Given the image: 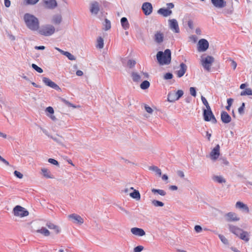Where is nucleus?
<instances>
[{"mask_svg":"<svg viewBox=\"0 0 252 252\" xmlns=\"http://www.w3.org/2000/svg\"><path fill=\"white\" fill-rule=\"evenodd\" d=\"M24 19L27 26L31 30L36 31L39 29L38 20L33 15L27 13Z\"/></svg>","mask_w":252,"mask_h":252,"instance_id":"f257e3e1","label":"nucleus"},{"mask_svg":"<svg viewBox=\"0 0 252 252\" xmlns=\"http://www.w3.org/2000/svg\"><path fill=\"white\" fill-rule=\"evenodd\" d=\"M157 60L160 65L169 64L171 63V51L169 49H166L164 52L159 51L157 54Z\"/></svg>","mask_w":252,"mask_h":252,"instance_id":"f03ea898","label":"nucleus"},{"mask_svg":"<svg viewBox=\"0 0 252 252\" xmlns=\"http://www.w3.org/2000/svg\"><path fill=\"white\" fill-rule=\"evenodd\" d=\"M13 213L16 217L23 218L29 215V212L24 207L20 206H16L13 209Z\"/></svg>","mask_w":252,"mask_h":252,"instance_id":"7ed1b4c3","label":"nucleus"},{"mask_svg":"<svg viewBox=\"0 0 252 252\" xmlns=\"http://www.w3.org/2000/svg\"><path fill=\"white\" fill-rule=\"evenodd\" d=\"M55 31V28L51 25H46L42 26L39 31L40 34L45 36H50L53 34Z\"/></svg>","mask_w":252,"mask_h":252,"instance_id":"20e7f679","label":"nucleus"},{"mask_svg":"<svg viewBox=\"0 0 252 252\" xmlns=\"http://www.w3.org/2000/svg\"><path fill=\"white\" fill-rule=\"evenodd\" d=\"M214 62V58L210 56H207L205 58L202 57L201 61L202 65L208 71L210 70L211 66Z\"/></svg>","mask_w":252,"mask_h":252,"instance_id":"39448f33","label":"nucleus"},{"mask_svg":"<svg viewBox=\"0 0 252 252\" xmlns=\"http://www.w3.org/2000/svg\"><path fill=\"white\" fill-rule=\"evenodd\" d=\"M68 218L71 220L73 223L77 225H81L84 222V219L80 215L75 213L69 215Z\"/></svg>","mask_w":252,"mask_h":252,"instance_id":"423d86ee","label":"nucleus"},{"mask_svg":"<svg viewBox=\"0 0 252 252\" xmlns=\"http://www.w3.org/2000/svg\"><path fill=\"white\" fill-rule=\"evenodd\" d=\"M203 116L204 119L205 121H211L214 123H216L217 122V120L211 111V108H210V109L204 110Z\"/></svg>","mask_w":252,"mask_h":252,"instance_id":"0eeeda50","label":"nucleus"},{"mask_svg":"<svg viewBox=\"0 0 252 252\" xmlns=\"http://www.w3.org/2000/svg\"><path fill=\"white\" fill-rule=\"evenodd\" d=\"M142 9L144 14L145 15L148 16L152 13L153 8L150 2H146L143 3L142 5Z\"/></svg>","mask_w":252,"mask_h":252,"instance_id":"6e6552de","label":"nucleus"},{"mask_svg":"<svg viewBox=\"0 0 252 252\" xmlns=\"http://www.w3.org/2000/svg\"><path fill=\"white\" fill-rule=\"evenodd\" d=\"M169 26L170 29L175 33L180 32V29L177 21L175 19L168 20Z\"/></svg>","mask_w":252,"mask_h":252,"instance_id":"1a4fd4ad","label":"nucleus"},{"mask_svg":"<svg viewBox=\"0 0 252 252\" xmlns=\"http://www.w3.org/2000/svg\"><path fill=\"white\" fill-rule=\"evenodd\" d=\"M44 7L47 9H54L57 6L56 0H44L43 1Z\"/></svg>","mask_w":252,"mask_h":252,"instance_id":"9d476101","label":"nucleus"},{"mask_svg":"<svg viewBox=\"0 0 252 252\" xmlns=\"http://www.w3.org/2000/svg\"><path fill=\"white\" fill-rule=\"evenodd\" d=\"M209 47V43L207 40L205 39H201L198 42V51H205Z\"/></svg>","mask_w":252,"mask_h":252,"instance_id":"9b49d317","label":"nucleus"},{"mask_svg":"<svg viewBox=\"0 0 252 252\" xmlns=\"http://www.w3.org/2000/svg\"><path fill=\"white\" fill-rule=\"evenodd\" d=\"M130 231L133 235L140 237L143 236L146 234L145 232L143 229L138 227L131 228Z\"/></svg>","mask_w":252,"mask_h":252,"instance_id":"f8f14e48","label":"nucleus"},{"mask_svg":"<svg viewBox=\"0 0 252 252\" xmlns=\"http://www.w3.org/2000/svg\"><path fill=\"white\" fill-rule=\"evenodd\" d=\"M226 220L228 221H236L240 220V218L237 215L232 212H230L225 215Z\"/></svg>","mask_w":252,"mask_h":252,"instance_id":"ddd939ff","label":"nucleus"},{"mask_svg":"<svg viewBox=\"0 0 252 252\" xmlns=\"http://www.w3.org/2000/svg\"><path fill=\"white\" fill-rule=\"evenodd\" d=\"M187 66L184 63H181L180 65V69L176 71L177 77L180 78L186 73Z\"/></svg>","mask_w":252,"mask_h":252,"instance_id":"4468645a","label":"nucleus"},{"mask_svg":"<svg viewBox=\"0 0 252 252\" xmlns=\"http://www.w3.org/2000/svg\"><path fill=\"white\" fill-rule=\"evenodd\" d=\"M99 11V4L96 1H94L91 4L90 11L92 14H96Z\"/></svg>","mask_w":252,"mask_h":252,"instance_id":"2eb2a0df","label":"nucleus"},{"mask_svg":"<svg viewBox=\"0 0 252 252\" xmlns=\"http://www.w3.org/2000/svg\"><path fill=\"white\" fill-rule=\"evenodd\" d=\"M221 120L224 124H228L231 121V118L229 115L225 111H222L221 113Z\"/></svg>","mask_w":252,"mask_h":252,"instance_id":"dca6fc26","label":"nucleus"},{"mask_svg":"<svg viewBox=\"0 0 252 252\" xmlns=\"http://www.w3.org/2000/svg\"><path fill=\"white\" fill-rule=\"evenodd\" d=\"M43 81L47 86L52 88L57 89L59 88L58 86L56 84L48 78L44 77L43 78Z\"/></svg>","mask_w":252,"mask_h":252,"instance_id":"f3484780","label":"nucleus"},{"mask_svg":"<svg viewBox=\"0 0 252 252\" xmlns=\"http://www.w3.org/2000/svg\"><path fill=\"white\" fill-rule=\"evenodd\" d=\"M229 228L230 231L233 233L234 234L236 235V236H238L240 233L242 232L243 230L239 227L233 225H229Z\"/></svg>","mask_w":252,"mask_h":252,"instance_id":"a211bd4d","label":"nucleus"},{"mask_svg":"<svg viewBox=\"0 0 252 252\" xmlns=\"http://www.w3.org/2000/svg\"><path fill=\"white\" fill-rule=\"evenodd\" d=\"M212 3L217 7L222 8L225 6L226 2L224 0H211Z\"/></svg>","mask_w":252,"mask_h":252,"instance_id":"6ab92c4d","label":"nucleus"},{"mask_svg":"<svg viewBox=\"0 0 252 252\" xmlns=\"http://www.w3.org/2000/svg\"><path fill=\"white\" fill-rule=\"evenodd\" d=\"M36 232L40 233L45 237H48L51 235L50 231L45 227H41L36 230Z\"/></svg>","mask_w":252,"mask_h":252,"instance_id":"aec40b11","label":"nucleus"},{"mask_svg":"<svg viewBox=\"0 0 252 252\" xmlns=\"http://www.w3.org/2000/svg\"><path fill=\"white\" fill-rule=\"evenodd\" d=\"M220 147L219 145H217L211 152L210 156L211 158H216L220 156Z\"/></svg>","mask_w":252,"mask_h":252,"instance_id":"412c9836","label":"nucleus"},{"mask_svg":"<svg viewBox=\"0 0 252 252\" xmlns=\"http://www.w3.org/2000/svg\"><path fill=\"white\" fill-rule=\"evenodd\" d=\"M154 39L158 43L162 42L163 40V34L160 32H157L155 34Z\"/></svg>","mask_w":252,"mask_h":252,"instance_id":"4be33fe9","label":"nucleus"},{"mask_svg":"<svg viewBox=\"0 0 252 252\" xmlns=\"http://www.w3.org/2000/svg\"><path fill=\"white\" fill-rule=\"evenodd\" d=\"M158 12L164 17H167L172 14V11L171 10L164 8H160Z\"/></svg>","mask_w":252,"mask_h":252,"instance_id":"5701e85b","label":"nucleus"},{"mask_svg":"<svg viewBox=\"0 0 252 252\" xmlns=\"http://www.w3.org/2000/svg\"><path fill=\"white\" fill-rule=\"evenodd\" d=\"M46 226L48 227V228L54 230L56 234L59 233L61 231L59 227L53 223L48 222L46 224Z\"/></svg>","mask_w":252,"mask_h":252,"instance_id":"b1692460","label":"nucleus"},{"mask_svg":"<svg viewBox=\"0 0 252 252\" xmlns=\"http://www.w3.org/2000/svg\"><path fill=\"white\" fill-rule=\"evenodd\" d=\"M240 238L245 242H247L249 241V233L247 231L242 230L238 236Z\"/></svg>","mask_w":252,"mask_h":252,"instance_id":"393cba45","label":"nucleus"},{"mask_svg":"<svg viewBox=\"0 0 252 252\" xmlns=\"http://www.w3.org/2000/svg\"><path fill=\"white\" fill-rule=\"evenodd\" d=\"M236 207L243 209L244 210L246 211L247 213L249 212V207L247 206V205L245 204L242 202H237L236 203Z\"/></svg>","mask_w":252,"mask_h":252,"instance_id":"a878e982","label":"nucleus"},{"mask_svg":"<svg viewBox=\"0 0 252 252\" xmlns=\"http://www.w3.org/2000/svg\"><path fill=\"white\" fill-rule=\"evenodd\" d=\"M129 196L131 198L135 199L136 200H139L141 198L140 194L139 191L136 189H134V191L130 193Z\"/></svg>","mask_w":252,"mask_h":252,"instance_id":"bb28decb","label":"nucleus"},{"mask_svg":"<svg viewBox=\"0 0 252 252\" xmlns=\"http://www.w3.org/2000/svg\"><path fill=\"white\" fill-rule=\"evenodd\" d=\"M122 26L125 30L128 29L129 27L128 21L126 17H123L121 20Z\"/></svg>","mask_w":252,"mask_h":252,"instance_id":"cd10ccee","label":"nucleus"},{"mask_svg":"<svg viewBox=\"0 0 252 252\" xmlns=\"http://www.w3.org/2000/svg\"><path fill=\"white\" fill-rule=\"evenodd\" d=\"M176 94H174V93L170 92L168 94L167 99L169 102H174L176 100H177Z\"/></svg>","mask_w":252,"mask_h":252,"instance_id":"c85d7f7f","label":"nucleus"},{"mask_svg":"<svg viewBox=\"0 0 252 252\" xmlns=\"http://www.w3.org/2000/svg\"><path fill=\"white\" fill-rule=\"evenodd\" d=\"M41 172L44 177L47 178H52L50 172L46 168H43L41 169Z\"/></svg>","mask_w":252,"mask_h":252,"instance_id":"c756f323","label":"nucleus"},{"mask_svg":"<svg viewBox=\"0 0 252 252\" xmlns=\"http://www.w3.org/2000/svg\"><path fill=\"white\" fill-rule=\"evenodd\" d=\"M62 21V16L61 15H56L53 17L52 22L55 24H59Z\"/></svg>","mask_w":252,"mask_h":252,"instance_id":"7c9ffc66","label":"nucleus"},{"mask_svg":"<svg viewBox=\"0 0 252 252\" xmlns=\"http://www.w3.org/2000/svg\"><path fill=\"white\" fill-rule=\"evenodd\" d=\"M213 180L219 183H225V180L220 176H215L213 177Z\"/></svg>","mask_w":252,"mask_h":252,"instance_id":"2f4dec72","label":"nucleus"},{"mask_svg":"<svg viewBox=\"0 0 252 252\" xmlns=\"http://www.w3.org/2000/svg\"><path fill=\"white\" fill-rule=\"evenodd\" d=\"M103 39L101 37H99L97 39L96 47L102 49L103 47Z\"/></svg>","mask_w":252,"mask_h":252,"instance_id":"473e14b6","label":"nucleus"},{"mask_svg":"<svg viewBox=\"0 0 252 252\" xmlns=\"http://www.w3.org/2000/svg\"><path fill=\"white\" fill-rule=\"evenodd\" d=\"M241 96L246 95H252V90L250 88H247L245 90L242 91L240 94Z\"/></svg>","mask_w":252,"mask_h":252,"instance_id":"72a5a7b5","label":"nucleus"},{"mask_svg":"<svg viewBox=\"0 0 252 252\" xmlns=\"http://www.w3.org/2000/svg\"><path fill=\"white\" fill-rule=\"evenodd\" d=\"M152 192L154 193H157L161 196H165L166 195V192L162 189H152Z\"/></svg>","mask_w":252,"mask_h":252,"instance_id":"f704fd0d","label":"nucleus"},{"mask_svg":"<svg viewBox=\"0 0 252 252\" xmlns=\"http://www.w3.org/2000/svg\"><path fill=\"white\" fill-rule=\"evenodd\" d=\"M150 83L148 81H143L140 85V88L142 90H146L148 89L150 87Z\"/></svg>","mask_w":252,"mask_h":252,"instance_id":"c9c22d12","label":"nucleus"},{"mask_svg":"<svg viewBox=\"0 0 252 252\" xmlns=\"http://www.w3.org/2000/svg\"><path fill=\"white\" fill-rule=\"evenodd\" d=\"M132 77L133 81L134 82H139L141 80L140 76L137 73H132Z\"/></svg>","mask_w":252,"mask_h":252,"instance_id":"e433bc0d","label":"nucleus"},{"mask_svg":"<svg viewBox=\"0 0 252 252\" xmlns=\"http://www.w3.org/2000/svg\"><path fill=\"white\" fill-rule=\"evenodd\" d=\"M152 203L155 207H162L164 205L163 203L157 200H152Z\"/></svg>","mask_w":252,"mask_h":252,"instance_id":"4c0bfd02","label":"nucleus"},{"mask_svg":"<svg viewBox=\"0 0 252 252\" xmlns=\"http://www.w3.org/2000/svg\"><path fill=\"white\" fill-rule=\"evenodd\" d=\"M63 55L66 56L68 58V59L70 60L73 61L75 60V57L71 53L68 52L64 51Z\"/></svg>","mask_w":252,"mask_h":252,"instance_id":"58836bf2","label":"nucleus"},{"mask_svg":"<svg viewBox=\"0 0 252 252\" xmlns=\"http://www.w3.org/2000/svg\"><path fill=\"white\" fill-rule=\"evenodd\" d=\"M39 0H24V3L26 5H34Z\"/></svg>","mask_w":252,"mask_h":252,"instance_id":"ea45409f","label":"nucleus"},{"mask_svg":"<svg viewBox=\"0 0 252 252\" xmlns=\"http://www.w3.org/2000/svg\"><path fill=\"white\" fill-rule=\"evenodd\" d=\"M219 237L221 241L225 245L228 244V240L226 238H225L223 235L220 234L219 235Z\"/></svg>","mask_w":252,"mask_h":252,"instance_id":"a19ab883","label":"nucleus"},{"mask_svg":"<svg viewBox=\"0 0 252 252\" xmlns=\"http://www.w3.org/2000/svg\"><path fill=\"white\" fill-rule=\"evenodd\" d=\"M150 169L155 171L159 176L161 175V172L160 169L157 166H152L150 167Z\"/></svg>","mask_w":252,"mask_h":252,"instance_id":"79ce46f5","label":"nucleus"},{"mask_svg":"<svg viewBox=\"0 0 252 252\" xmlns=\"http://www.w3.org/2000/svg\"><path fill=\"white\" fill-rule=\"evenodd\" d=\"M175 94L177 99L178 100L181 97H182L184 94V92L182 90H179L177 91L176 93H174Z\"/></svg>","mask_w":252,"mask_h":252,"instance_id":"37998d69","label":"nucleus"},{"mask_svg":"<svg viewBox=\"0 0 252 252\" xmlns=\"http://www.w3.org/2000/svg\"><path fill=\"white\" fill-rule=\"evenodd\" d=\"M32 66L33 69H34L38 73H42L43 72L42 69L41 68H40V67L38 66L35 64L32 63Z\"/></svg>","mask_w":252,"mask_h":252,"instance_id":"c03bdc74","label":"nucleus"},{"mask_svg":"<svg viewBox=\"0 0 252 252\" xmlns=\"http://www.w3.org/2000/svg\"><path fill=\"white\" fill-rule=\"evenodd\" d=\"M201 98L202 103L206 107V109H210V107L209 103H208L207 100H206V99L203 96H201Z\"/></svg>","mask_w":252,"mask_h":252,"instance_id":"a18cd8bd","label":"nucleus"},{"mask_svg":"<svg viewBox=\"0 0 252 252\" xmlns=\"http://www.w3.org/2000/svg\"><path fill=\"white\" fill-rule=\"evenodd\" d=\"M63 101L68 107H71L74 108H79L80 107V106H75L74 104L71 103L70 102H69V101H67V100H66L65 99H63Z\"/></svg>","mask_w":252,"mask_h":252,"instance_id":"49530a36","label":"nucleus"},{"mask_svg":"<svg viewBox=\"0 0 252 252\" xmlns=\"http://www.w3.org/2000/svg\"><path fill=\"white\" fill-rule=\"evenodd\" d=\"M245 105V103L243 102L241 106L238 108V112L240 114L244 113Z\"/></svg>","mask_w":252,"mask_h":252,"instance_id":"de8ad7c7","label":"nucleus"},{"mask_svg":"<svg viewBox=\"0 0 252 252\" xmlns=\"http://www.w3.org/2000/svg\"><path fill=\"white\" fill-rule=\"evenodd\" d=\"M135 63H136V62L134 60H130L127 62V65L129 67L131 68L135 65Z\"/></svg>","mask_w":252,"mask_h":252,"instance_id":"09e8293b","label":"nucleus"},{"mask_svg":"<svg viewBox=\"0 0 252 252\" xmlns=\"http://www.w3.org/2000/svg\"><path fill=\"white\" fill-rule=\"evenodd\" d=\"M145 109L146 112L148 113L152 114L153 112V110L151 107L149 106L148 105L145 104Z\"/></svg>","mask_w":252,"mask_h":252,"instance_id":"8fccbe9b","label":"nucleus"},{"mask_svg":"<svg viewBox=\"0 0 252 252\" xmlns=\"http://www.w3.org/2000/svg\"><path fill=\"white\" fill-rule=\"evenodd\" d=\"M144 248L142 246H138L134 248V252H140L143 250Z\"/></svg>","mask_w":252,"mask_h":252,"instance_id":"3c124183","label":"nucleus"},{"mask_svg":"<svg viewBox=\"0 0 252 252\" xmlns=\"http://www.w3.org/2000/svg\"><path fill=\"white\" fill-rule=\"evenodd\" d=\"M229 61H230L231 63V66H232L233 67V69L234 70H235L237 67V64L236 63V62L234 61L233 60L231 59V58H229L228 59Z\"/></svg>","mask_w":252,"mask_h":252,"instance_id":"603ef678","label":"nucleus"},{"mask_svg":"<svg viewBox=\"0 0 252 252\" xmlns=\"http://www.w3.org/2000/svg\"><path fill=\"white\" fill-rule=\"evenodd\" d=\"M189 92L191 95L193 96H195L196 95V90L195 88L194 87H190L189 89Z\"/></svg>","mask_w":252,"mask_h":252,"instance_id":"864d4df0","label":"nucleus"},{"mask_svg":"<svg viewBox=\"0 0 252 252\" xmlns=\"http://www.w3.org/2000/svg\"><path fill=\"white\" fill-rule=\"evenodd\" d=\"M172 78H173V75L171 73H166L164 76V78L166 80L171 79Z\"/></svg>","mask_w":252,"mask_h":252,"instance_id":"5fc2aeb1","label":"nucleus"},{"mask_svg":"<svg viewBox=\"0 0 252 252\" xmlns=\"http://www.w3.org/2000/svg\"><path fill=\"white\" fill-rule=\"evenodd\" d=\"M105 30H108L111 28V23L107 19L105 20Z\"/></svg>","mask_w":252,"mask_h":252,"instance_id":"6e6d98bb","label":"nucleus"},{"mask_svg":"<svg viewBox=\"0 0 252 252\" xmlns=\"http://www.w3.org/2000/svg\"><path fill=\"white\" fill-rule=\"evenodd\" d=\"M46 111L51 114H53L54 113V110L53 108L51 106H49V107H47L46 109Z\"/></svg>","mask_w":252,"mask_h":252,"instance_id":"4d7b16f0","label":"nucleus"},{"mask_svg":"<svg viewBox=\"0 0 252 252\" xmlns=\"http://www.w3.org/2000/svg\"><path fill=\"white\" fill-rule=\"evenodd\" d=\"M48 161L50 163L53 164L54 165H58V162L54 158H49Z\"/></svg>","mask_w":252,"mask_h":252,"instance_id":"13d9d810","label":"nucleus"},{"mask_svg":"<svg viewBox=\"0 0 252 252\" xmlns=\"http://www.w3.org/2000/svg\"><path fill=\"white\" fill-rule=\"evenodd\" d=\"M194 229L197 233L200 232L202 230L201 226L198 225L195 226Z\"/></svg>","mask_w":252,"mask_h":252,"instance_id":"bf43d9fd","label":"nucleus"},{"mask_svg":"<svg viewBox=\"0 0 252 252\" xmlns=\"http://www.w3.org/2000/svg\"><path fill=\"white\" fill-rule=\"evenodd\" d=\"M14 174L17 177H18L19 179H22L23 176V174L22 173H21L20 172L17 171H14Z\"/></svg>","mask_w":252,"mask_h":252,"instance_id":"052dcab7","label":"nucleus"},{"mask_svg":"<svg viewBox=\"0 0 252 252\" xmlns=\"http://www.w3.org/2000/svg\"><path fill=\"white\" fill-rule=\"evenodd\" d=\"M0 160L3 163L4 166L9 165L8 162L5 159V158H0Z\"/></svg>","mask_w":252,"mask_h":252,"instance_id":"680f3d73","label":"nucleus"},{"mask_svg":"<svg viewBox=\"0 0 252 252\" xmlns=\"http://www.w3.org/2000/svg\"><path fill=\"white\" fill-rule=\"evenodd\" d=\"M4 5L6 7H9L10 5L11 2L9 0H4Z\"/></svg>","mask_w":252,"mask_h":252,"instance_id":"e2e57ef3","label":"nucleus"},{"mask_svg":"<svg viewBox=\"0 0 252 252\" xmlns=\"http://www.w3.org/2000/svg\"><path fill=\"white\" fill-rule=\"evenodd\" d=\"M220 163L224 165H227L228 163L225 158H220Z\"/></svg>","mask_w":252,"mask_h":252,"instance_id":"0e129e2a","label":"nucleus"},{"mask_svg":"<svg viewBox=\"0 0 252 252\" xmlns=\"http://www.w3.org/2000/svg\"><path fill=\"white\" fill-rule=\"evenodd\" d=\"M76 74L78 76H81L83 75V72L82 71L78 70L76 71Z\"/></svg>","mask_w":252,"mask_h":252,"instance_id":"69168bd1","label":"nucleus"},{"mask_svg":"<svg viewBox=\"0 0 252 252\" xmlns=\"http://www.w3.org/2000/svg\"><path fill=\"white\" fill-rule=\"evenodd\" d=\"M233 99L232 98H228L227 100V102L228 105L229 106H231L232 102H233Z\"/></svg>","mask_w":252,"mask_h":252,"instance_id":"338daca9","label":"nucleus"},{"mask_svg":"<svg viewBox=\"0 0 252 252\" xmlns=\"http://www.w3.org/2000/svg\"><path fill=\"white\" fill-rule=\"evenodd\" d=\"M188 25L190 29L193 28V22L192 21H191V20L189 21L188 23Z\"/></svg>","mask_w":252,"mask_h":252,"instance_id":"774afa93","label":"nucleus"}]
</instances>
